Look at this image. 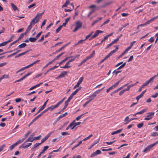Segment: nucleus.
Segmentation results:
<instances>
[{"instance_id": "nucleus-1", "label": "nucleus", "mask_w": 158, "mask_h": 158, "mask_svg": "<svg viewBox=\"0 0 158 158\" xmlns=\"http://www.w3.org/2000/svg\"><path fill=\"white\" fill-rule=\"evenodd\" d=\"M44 13V12L40 14H37L36 17L32 20L30 23L31 25H32V24H35L38 22L40 20V19L42 18V15Z\"/></svg>"}, {"instance_id": "nucleus-2", "label": "nucleus", "mask_w": 158, "mask_h": 158, "mask_svg": "<svg viewBox=\"0 0 158 158\" xmlns=\"http://www.w3.org/2000/svg\"><path fill=\"white\" fill-rule=\"evenodd\" d=\"M75 27L73 30V32H75L78 29L81 28L82 25V23L80 21H77L75 23Z\"/></svg>"}, {"instance_id": "nucleus-3", "label": "nucleus", "mask_w": 158, "mask_h": 158, "mask_svg": "<svg viewBox=\"0 0 158 158\" xmlns=\"http://www.w3.org/2000/svg\"><path fill=\"white\" fill-rule=\"evenodd\" d=\"M158 17V16L156 17H155L152 18V19L148 20L145 23L142 24H141L139 25V26L140 27H142L143 26H146L147 25L150 24V23L154 21Z\"/></svg>"}, {"instance_id": "nucleus-4", "label": "nucleus", "mask_w": 158, "mask_h": 158, "mask_svg": "<svg viewBox=\"0 0 158 158\" xmlns=\"http://www.w3.org/2000/svg\"><path fill=\"white\" fill-rule=\"evenodd\" d=\"M39 61H40V60H37L36 61L30 64H29L26 67H23V68H21V69H19L18 71H17L16 72V74L18 73L19 72H21V71H22L24 70H25V69H27L30 67L32 66L33 65L36 64L37 62H38Z\"/></svg>"}, {"instance_id": "nucleus-5", "label": "nucleus", "mask_w": 158, "mask_h": 158, "mask_svg": "<svg viewBox=\"0 0 158 158\" xmlns=\"http://www.w3.org/2000/svg\"><path fill=\"white\" fill-rule=\"evenodd\" d=\"M158 143V141H157L153 144H151L150 145L148 146L143 150V152H147L149 151L150 149L153 147L155 146L156 144Z\"/></svg>"}, {"instance_id": "nucleus-6", "label": "nucleus", "mask_w": 158, "mask_h": 158, "mask_svg": "<svg viewBox=\"0 0 158 158\" xmlns=\"http://www.w3.org/2000/svg\"><path fill=\"white\" fill-rule=\"evenodd\" d=\"M113 2H110L105 3L102 5L98 6V7H97V9H100L101 8H104L105 7L113 3Z\"/></svg>"}, {"instance_id": "nucleus-7", "label": "nucleus", "mask_w": 158, "mask_h": 158, "mask_svg": "<svg viewBox=\"0 0 158 158\" xmlns=\"http://www.w3.org/2000/svg\"><path fill=\"white\" fill-rule=\"evenodd\" d=\"M154 112H150L148 114L147 116L145 118L144 120H149L151 119L154 114Z\"/></svg>"}, {"instance_id": "nucleus-8", "label": "nucleus", "mask_w": 158, "mask_h": 158, "mask_svg": "<svg viewBox=\"0 0 158 158\" xmlns=\"http://www.w3.org/2000/svg\"><path fill=\"white\" fill-rule=\"evenodd\" d=\"M75 121L74 120L70 123V124H72V128H71L72 130L73 129L77 126L80 125L81 124V122H79L77 123H75Z\"/></svg>"}, {"instance_id": "nucleus-9", "label": "nucleus", "mask_w": 158, "mask_h": 158, "mask_svg": "<svg viewBox=\"0 0 158 158\" xmlns=\"http://www.w3.org/2000/svg\"><path fill=\"white\" fill-rule=\"evenodd\" d=\"M83 79L84 78L82 77H81L79 78L77 84L73 88V89H75L76 88L79 86L80 85L82 82Z\"/></svg>"}, {"instance_id": "nucleus-10", "label": "nucleus", "mask_w": 158, "mask_h": 158, "mask_svg": "<svg viewBox=\"0 0 158 158\" xmlns=\"http://www.w3.org/2000/svg\"><path fill=\"white\" fill-rule=\"evenodd\" d=\"M157 76V75H155L154 77L151 78L150 79L148 80L144 84L146 85L147 86L148 84L149 83H152L153 82V81L154 79Z\"/></svg>"}, {"instance_id": "nucleus-11", "label": "nucleus", "mask_w": 158, "mask_h": 158, "mask_svg": "<svg viewBox=\"0 0 158 158\" xmlns=\"http://www.w3.org/2000/svg\"><path fill=\"white\" fill-rule=\"evenodd\" d=\"M59 105L58 103H57V104L54 106L52 105L51 106L49 107L47 109H46V110H47V111H48V110H50L51 111L53 110V109L56 108H57L59 106Z\"/></svg>"}, {"instance_id": "nucleus-12", "label": "nucleus", "mask_w": 158, "mask_h": 158, "mask_svg": "<svg viewBox=\"0 0 158 158\" xmlns=\"http://www.w3.org/2000/svg\"><path fill=\"white\" fill-rule=\"evenodd\" d=\"M103 32V31H100L99 30H97L95 32L94 34L92 36L91 38L89 39V40H90L91 39H92L95 38L98 35L99 33H102Z\"/></svg>"}, {"instance_id": "nucleus-13", "label": "nucleus", "mask_w": 158, "mask_h": 158, "mask_svg": "<svg viewBox=\"0 0 158 158\" xmlns=\"http://www.w3.org/2000/svg\"><path fill=\"white\" fill-rule=\"evenodd\" d=\"M101 152L100 150H98L94 152L91 155L90 157H94L99 154H100Z\"/></svg>"}, {"instance_id": "nucleus-14", "label": "nucleus", "mask_w": 158, "mask_h": 158, "mask_svg": "<svg viewBox=\"0 0 158 158\" xmlns=\"http://www.w3.org/2000/svg\"><path fill=\"white\" fill-rule=\"evenodd\" d=\"M31 74V73H28L27 74H26L25 76H24L23 77H22L21 78L15 81L14 83H16V82H20L24 79H25L27 77L30 75Z\"/></svg>"}, {"instance_id": "nucleus-15", "label": "nucleus", "mask_w": 158, "mask_h": 158, "mask_svg": "<svg viewBox=\"0 0 158 158\" xmlns=\"http://www.w3.org/2000/svg\"><path fill=\"white\" fill-rule=\"evenodd\" d=\"M48 100H47L44 103L43 105L39 109L38 111L37 112V113L35 114V115L37 114L38 113H39L40 111L42 110L45 107L48 101Z\"/></svg>"}, {"instance_id": "nucleus-16", "label": "nucleus", "mask_w": 158, "mask_h": 158, "mask_svg": "<svg viewBox=\"0 0 158 158\" xmlns=\"http://www.w3.org/2000/svg\"><path fill=\"white\" fill-rule=\"evenodd\" d=\"M119 46V45H118V46H115V47H116V48L113 50V51H111V52H110V53L109 54V55L111 56L113 53L115 52L118 50V47Z\"/></svg>"}, {"instance_id": "nucleus-17", "label": "nucleus", "mask_w": 158, "mask_h": 158, "mask_svg": "<svg viewBox=\"0 0 158 158\" xmlns=\"http://www.w3.org/2000/svg\"><path fill=\"white\" fill-rule=\"evenodd\" d=\"M25 138L24 139H23L21 140H19L18 141H17V142L15 143H14V144H13V145L15 147V146H16L17 145H18V144L22 142L23 140H24Z\"/></svg>"}, {"instance_id": "nucleus-18", "label": "nucleus", "mask_w": 158, "mask_h": 158, "mask_svg": "<svg viewBox=\"0 0 158 158\" xmlns=\"http://www.w3.org/2000/svg\"><path fill=\"white\" fill-rule=\"evenodd\" d=\"M123 129H121L118 130L116 131L113 132L111 133V135H113L115 134H118L120 133L122 131Z\"/></svg>"}, {"instance_id": "nucleus-19", "label": "nucleus", "mask_w": 158, "mask_h": 158, "mask_svg": "<svg viewBox=\"0 0 158 158\" xmlns=\"http://www.w3.org/2000/svg\"><path fill=\"white\" fill-rule=\"evenodd\" d=\"M70 19V17L66 19L65 20V22L63 23L62 26H63L65 27L66 26V24H67L68 21Z\"/></svg>"}, {"instance_id": "nucleus-20", "label": "nucleus", "mask_w": 158, "mask_h": 158, "mask_svg": "<svg viewBox=\"0 0 158 158\" xmlns=\"http://www.w3.org/2000/svg\"><path fill=\"white\" fill-rule=\"evenodd\" d=\"M96 97V96L93 94L92 95L89 96V101L90 102L92 100H94Z\"/></svg>"}, {"instance_id": "nucleus-21", "label": "nucleus", "mask_w": 158, "mask_h": 158, "mask_svg": "<svg viewBox=\"0 0 158 158\" xmlns=\"http://www.w3.org/2000/svg\"><path fill=\"white\" fill-rule=\"evenodd\" d=\"M73 57L72 56H70L69 57H66L64 59L62 60L61 62H60L59 63V65H60L61 64L63 63L66 60H67L68 59H69V58H72Z\"/></svg>"}, {"instance_id": "nucleus-22", "label": "nucleus", "mask_w": 158, "mask_h": 158, "mask_svg": "<svg viewBox=\"0 0 158 158\" xmlns=\"http://www.w3.org/2000/svg\"><path fill=\"white\" fill-rule=\"evenodd\" d=\"M43 83L42 82H41L40 83V84H38L36 85H35L34 86H33V87H31L30 88V89H29V90H32L33 89H34V88L37 87H38V86H39L41 85Z\"/></svg>"}, {"instance_id": "nucleus-23", "label": "nucleus", "mask_w": 158, "mask_h": 158, "mask_svg": "<svg viewBox=\"0 0 158 158\" xmlns=\"http://www.w3.org/2000/svg\"><path fill=\"white\" fill-rule=\"evenodd\" d=\"M11 5L12 7L13 8L15 11H16V10L18 11V9L17 7L13 3H11Z\"/></svg>"}, {"instance_id": "nucleus-24", "label": "nucleus", "mask_w": 158, "mask_h": 158, "mask_svg": "<svg viewBox=\"0 0 158 158\" xmlns=\"http://www.w3.org/2000/svg\"><path fill=\"white\" fill-rule=\"evenodd\" d=\"M27 45V44L25 43H23L19 45L18 47L19 48H21L25 47Z\"/></svg>"}, {"instance_id": "nucleus-25", "label": "nucleus", "mask_w": 158, "mask_h": 158, "mask_svg": "<svg viewBox=\"0 0 158 158\" xmlns=\"http://www.w3.org/2000/svg\"><path fill=\"white\" fill-rule=\"evenodd\" d=\"M70 3V2L68 0L66 1L65 3L63 4V5L62 6V8H64L65 7H67V6Z\"/></svg>"}, {"instance_id": "nucleus-26", "label": "nucleus", "mask_w": 158, "mask_h": 158, "mask_svg": "<svg viewBox=\"0 0 158 158\" xmlns=\"http://www.w3.org/2000/svg\"><path fill=\"white\" fill-rule=\"evenodd\" d=\"M104 88H103L102 89H99V90H98L95 92H94L93 94H94L96 96H97V94H99L100 93V92L103 90V89Z\"/></svg>"}, {"instance_id": "nucleus-27", "label": "nucleus", "mask_w": 158, "mask_h": 158, "mask_svg": "<svg viewBox=\"0 0 158 158\" xmlns=\"http://www.w3.org/2000/svg\"><path fill=\"white\" fill-rule=\"evenodd\" d=\"M69 72L68 71H63L60 74L61 77H64L67 73H68Z\"/></svg>"}, {"instance_id": "nucleus-28", "label": "nucleus", "mask_w": 158, "mask_h": 158, "mask_svg": "<svg viewBox=\"0 0 158 158\" xmlns=\"http://www.w3.org/2000/svg\"><path fill=\"white\" fill-rule=\"evenodd\" d=\"M147 109H144L143 110H142L136 113V114H142L144 112H145L147 111Z\"/></svg>"}, {"instance_id": "nucleus-29", "label": "nucleus", "mask_w": 158, "mask_h": 158, "mask_svg": "<svg viewBox=\"0 0 158 158\" xmlns=\"http://www.w3.org/2000/svg\"><path fill=\"white\" fill-rule=\"evenodd\" d=\"M47 112V110L45 109L44 110L42 111L40 114L37 115L36 117L38 118H39L41 115H42L44 113Z\"/></svg>"}, {"instance_id": "nucleus-30", "label": "nucleus", "mask_w": 158, "mask_h": 158, "mask_svg": "<svg viewBox=\"0 0 158 158\" xmlns=\"http://www.w3.org/2000/svg\"><path fill=\"white\" fill-rule=\"evenodd\" d=\"M29 40L30 41H31V42H35L36 40L37 39L36 37L35 38L30 37L29 38Z\"/></svg>"}, {"instance_id": "nucleus-31", "label": "nucleus", "mask_w": 158, "mask_h": 158, "mask_svg": "<svg viewBox=\"0 0 158 158\" xmlns=\"http://www.w3.org/2000/svg\"><path fill=\"white\" fill-rule=\"evenodd\" d=\"M99 9H94L92 10L91 11H90L88 15V17H89V16L94 12L96 10H98Z\"/></svg>"}, {"instance_id": "nucleus-32", "label": "nucleus", "mask_w": 158, "mask_h": 158, "mask_svg": "<svg viewBox=\"0 0 158 158\" xmlns=\"http://www.w3.org/2000/svg\"><path fill=\"white\" fill-rule=\"evenodd\" d=\"M58 151L59 149L56 150H54L52 152H50L48 158H51V157H52L53 156H52V154L53 152H57Z\"/></svg>"}, {"instance_id": "nucleus-33", "label": "nucleus", "mask_w": 158, "mask_h": 158, "mask_svg": "<svg viewBox=\"0 0 158 158\" xmlns=\"http://www.w3.org/2000/svg\"><path fill=\"white\" fill-rule=\"evenodd\" d=\"M63 27V26H62V25L58 27V28L56 29V33H58L61 30V29H62Z\"/></svg>"}, {"instance_id": "nucleus-34", "label": "nucleus", "mask_w": 158, "mask_h": 158, "mask_svg": "<svg viewBox=\"0 0 158 158\" xmlns=\"http://www.w3.org/2000/svg\"><path fill=\"white\" fill-rule=\"evenodd\" d=\"M49 148L48 146H46L44 147V148L41 152V153H43L46 150H47Z\"/></svg>"}, {"instance_id": "nucleus-35", "label": "nucleus", "mask_w": 158, "mask_h": 158, "mask_svg": "<svg viewBox=\"0 0 158 158\" xmlns=\"http://www.w3.org/2000/svg\"><path fill=\"white\" fill-rule=\"evenodd\" d=\"M93 135L92 134H91L90 135H89L88 137L85 138H84V139H83L82 140V141H85L87 140H88V139H89V138H90V137H92L93 136Z\"/></svg>"}, {"instance_id": "nucleus-36", "label": "nucleus", "mask_w": 158, "mask_h": 158, "mask_svg": "<svg viewBox=\"0 0 158 158\" xmlns=\"http://www.w3.org/2000/svg\"><path fill=\"white\" fill-rule=\"evenodd\" d=\"M85 40H79L77 43L75 44L74 45V46H76L77 45H78L80 44L83 41Z\"/></svg>"}, {"instance_id": "nucleus-37", "label": "nucleus", "mask_w": 158, "mask_h": 158, "mask_svg": "<svg viewBox=\"0 0 158 158\" xmlns=\"http://www.w3.org/2000/svg\"><path fill=\"white\" fill-rule=\"evenodd\" d=\"M54 131H52L49 133H48L45 137L46 138V139H48L50 136V135L52 134L54 132Z\"/></svg>"}, {"instance_id": "nucleus-38", "label": "nucleus", "mask_w": 158, "mask_h": 158, "mask_svg": "<svg viewBox=\"0 0 158 158\" xmlns=\"http://www.w3.org/2000/svg\"><path fill=\"white\" fill-rule=\"evenodd\" d=\"M129 24L128 23H127L124 25H123V27L120 28H119L118 29L119 31H120L122 29L126 27Z\"/></svg>"}, {"instance_id": "nucleus-39", "label": "nucleus", "mask_w": 158, "mask_h": 158, "mask_svg": "<svg viewBox=\"0 0 158 158\" xmlns=\"http://www.w3.org/2000/svg\"><path fill=\"white\" fill-rule=\"evenodd\" d=\"M7 43H8V42L7 41L2 42L0 44V47L2 46H5L6 45V44Z\"/></svg>"}, {"instance_id": "nucleus-40", "label": "nucleus", "mask_w": 158, "mask_h": 158, "mask_svg": "<svg viewBox=\"0 0 158 158\" xmlns=\"http://www.w3.org/2000/svg\"><path fill=\"white\" fill-rule=\"evenodd\" d=\"M32 27V25H31V24L30 23V24L28 27L27 29V31H29L31 30Z\"/></svg>"}, {"instance_id": "nucleus-41", "label": "nucleus", "mask_w": 158, "mask_h": 158, "mask_svg": "<svg viewBox=\"0 0 158 158\" xmlns=\"http://www.w3.org/2000/svg\"><path fill=\"white\" fill-rule=\"evenodd\" d=\"M2 78H3V79L4 78H9V75L7 74H4L2 76Z\"/></svg>"}, {"instance_id": "nucleus-42", "label": "nucleus", "mask_w": 158, "mask_h": 158, "mask_svg": "<svg viewBox=\"0 0 158 158\" xmlns=\"http://www.w3.org/2000/svg\"><path fill=\"white\" fill-rule=\"evenodd\" d=\"M24 35L22 33L20 35V36L19 37L18 39L16 40H17V41H18L19 40H20L21 39H22Z\"/></svg>"}, {"instance_id": "nucleus-43", "label": "nucleus", "mask_w": 158, "mask_h": 158, "mask_svg": "<svg viewBox=\"0 0 158 158\" xmlns=\"http://www.w3.org/2000/svg\"><path fill=\"white\" fill-rule=\"evenodd\" d=\"M143 123H139L138 124V125L137 126V127L138 128H141L143 126Z\"/></svg>"}, {"instance_id": "nucleus-44", "label": "nucleus", "mask_w": 158, "mask_h": 158, "mask_svg": "<svg viewBox=\"0 0 158 158\" xmlns=\"http://www.w3.org/2000/svg\"><path fill=\"white\" fill-rule=\"evenodd\" d=\"M67 114H68V113L67 112H65L63 114H61L59 116V118H62L64 117Z\"/></svg>"}, {"instance_id": "nucleus-45", "label": "nucleus", "mask_w": 158, "mask_h": 158, "mask_svg": "<svg viewBox=\"0 0 158 158\" xmlns=\"http://www.w3.org/2000/svg\"><path fill=\"white\" fill-rule=\"evenodd\" d=\"M98 6H96V5H93L91 6H89V9H92L94 8H95V9H96L97 7Z\"/></svg>"}, {"instance_id": "nucleus-46", "label": "nucleus", "mask_w": 158, "mask_h": 158, "mask_svg": "<svg viewBox=\"0 0 158 158\" xmlns=\"http://www.w3.org/2000/svg\"><path fill=\"white\" fill-rule=\"evenodd\" d=\"M70 63L69 62H68L67 63H66L65 64V65L66 66H67V67H67V68H69L71 67V66H70Z\"/></svg>"}, {"instance_id": "nucleus-47", "label": "nucleus", "mask_w": 158, "mask_h": 158, "mask_svg": "<svg viewBox=\"0 0 158 158\" xmlns=\"http://www.w3.org/2000/svg\"><path fill=\"white\" fill-rule=\"evenodd\" d=\"M146 85L144 83L140 87V88L138 90L139 92H140L142 90V89L145 86H146Z\"/></svg>"}, {"instance_id": "nucleus-48", "label": "nucleus", "mask_w": 158, "mask_h": 158, "mask_svg": "<svg viewBox=\"0 0 158 158\" xmlns=\"http://www.w3.org/2000/svg\"><path fill=\"white\" fill-rule=\"evenodd\" d=\"M53 62V60H51L50 61H49V62H48L45 65L44 68H46L47 66H48V65H50V64H52Z\"/></svg>"}, {"instance_id": "nucleus-49", "label": "nucleus", "mask_w": 158, "mask_h": 158, "mask_svg": "<svg viewBox=\"0 0 158 158\" xmlns=\"http://www.w3.org/2000/svg\"><path fill=\"white\" fill-rule=\"evenodd\" d=\"M41 143H36L34 146V148L37 147L40 145L41 144Z\"/></svg>"}, {"instance_id": "nucleus-50", "label": "nucleus", "mask_w": 158, "mask_h": 158, "mask_svg": "<svg viewBox=\"0 0 158 158\" xmlns=\"http://www.w3.org/2000/svg\"><path fill=\"white\" fill-rule=\"evenodd\" d=\"M154 39L153 37H151L149 40L148 41L149 42H151V43H152L154 41Z\"/></svg>"}, {"instance_id": "nucleus-51", "label": "nucleus", "mask_w": 158, "mask_h": 158, "mask_svg": "<svg viewBox=\"0 0 158 158\" xmlns=\"http://www.w3.org/2000/svg\"><path fill=\"white\" fill-rule=\"evenodd\" d=\"M69 133L68 132H62L61 133V135H69Z\"/></svg>"}, {"instance_id": "nucleus-52", "label": "nucleus", "mask_w": 158, "mask_h": 158, "mask_svg": "<svg viewBox=\"0 0 158 158\" xmlns=\"http://www.w3.org/2000/svg\"><path fill=\"white\" fill-rule=\"evenodd\" d=\"M119 38H117L115 40H114L112 42V44H113L116 43L117 42H118L119 40Z\"/></svg>"}, {"instance_id": "nucleus-53", "label": "nucleus", "mask_w": 158, "mask_h": 158, "mask_svg": "<svg viewBox=\"0 0 158 158\" xmlns=\"http://www.w3.org/2000/svg\"><path fill=\"white\" fill-rule=\"evenodd\" d=\"M38 119V118H37L36 117H35L31 122L30 123V125H32L33 123H34Z\"/></svg>"}, {"instance_id": "nucleus-54", "label": "nucleus", "mask_w": 158, "mask_h": 158, "mask_svg": "<svg viewBox=\"0 0 158 158\" xmlns=\"http://www.w3.org/2000/svg\"><path fill=\"white\" fill-rule=\"evenodd\" d=\"M35 5H36V3H34L32 4L29 5L28 6V8H32V7L35 6Z\"/></svg>"}, {"instance_id": "nucleus-55", "label": "nucleus", "mask_w": 158, "mask_h": 158, "mask_svg": "<svg viewBox=\"0 0 158 158\" xmlns=\"http://www.w3.org/2000/svg\"><path fill=\"white\" fill-rule=\"evenodd\" d=\"M85 114V113L77 117L76 118V120H77V121L79 120L81 118V117Z\"/></svg>"}, {"instance_id": "nucleus-56", "label": "nucleus", "mask_w": 158, "mask_h": 158, "mask_svg": "<svg viewBox=\"0 0 158 158\" xmlns=\"http://www.w3.org/2000/svg\"><path fill=\"white\" fill-rule=\"evenodd\" d=\"M15 37V36L14 35H12L10 38V39H9V40L7 41L8 42V43H9V42H10L11 41H12V39L14 38Z\"/></svg>"}, {"instance_id": "nucleus-57", "label": "nucleus", "mask_w": 158, "mask_h": 158, "mask_svg": "<svg viewBox=\"0 0 158 158\" xmlns=\"http://www.w3.org/2000/svg\"><path fill=\"white\" fill-rule=\"evenodd\" d=\"M64 48V47L63 46V47H61L58 50H56V53L58 52H60Z\"/></svg>"}, {"instance_id": "nucleus-58", "label": "nucleus", "mask_w": 158, "mask_h": 158, "mask_svg": "<svg viewBox=\"0 0 158 158\" xmlns=\"http://www.w3.org/2000/svg\"><path fill=\"white\" fill-rule=\"evenodd\" d=\"M17 42V40H15L14 41L13 43L10 44V45L9 46V48H10L11 47L13 44H15Z\"/></svg>"}, {"instance_id": "nucleus-59", "label": "nucleus", "mask_w": 158, "mask_h": 158, "mask_svg": "<svg viewBox=\"0 0 158 158\" xmlns=\"http://www.w3.org/2000/svg\"><path fill=\"white\" fill-rule=\"evenodd\" d=\"M44 39V35H43L41 38V39H39L38 40V41L39 42H40L42 41Z\"/></svg>"}, {"instance_id": "nucleus-60", "label": "nucleus", "mask_w": 158, "mask_h": 158, "mask_svg": "<svg viewBox=\"0 0 158 158\" xmlns=\"http://www.w3.org/2000/svg\"><path fill=\"white\" fill-rule=\"evenodd\" d=\"M81 87H79L78 89H77L73 92L75 94L78 92V91L81 89Z\"/></svg>"}, {"instance_id": "nucleus-61", "label": "nucleus", "mask_w": 158, "mask_h": 158, "mask_svg": "<svg viewBox=\"0 0 158 158\" xmlns=\"http://www.w3.org/2000/svg\"><path fill=\"white\" fill-rule=\"evenodd\" d=\"M133 56H130V58H129L128 60H127V62H129L130 61H131L133 59Z\"/></svg>"}, {"instance_id": "nucleus-62", "label": "nucleus", "mask_w": 158, "mask_h": 158, "mask_svg": "<svg viewBox=\"0 0 158 158\" xmlns=\"http://www.w3.org/2000/svg\"><path fill=\"white\" fill-rule=\"evenodd\" d=\"M41 136V135H40L39 136H38L35 137H34V138L33 139L34 140H36L39 139L40 138Z\"/></svg>"}, {"instance_id": "nucleus-63", "label": "nucleus", "mask_w": 158, "mask_h": 158, "mask_svg": "<svg viewBox=\"0 0 158 158\" xmlns=\"http://www.w3.org/2000/svg\"><path fill=\"white\" fill-rule=\"evenodd\" d=\"M152 135L154 136H156L158 135V134L157 132H154L152 133Z\"/></svg>"}, {"instance_id": "nucleus-64", "label": "nucleus", "mask_w": 158, "mask_h": 158, "mask_svg": "<svg viewBox=\"0 0 158 158\" xmlns=\"http://www.w3.org/2000/svg\"><path fill=\"white\" fill-rule=\"evenodd\" d=\"M158 96V93H156L154 95H152V97L154 98H156Z\"/></svg>"}]
</instances>
